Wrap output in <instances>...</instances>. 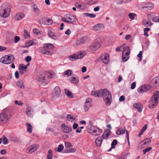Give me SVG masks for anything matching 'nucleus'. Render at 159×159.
Here are the masks:
<instances>
[{"label":"nucleus","instance_id":"f257e3e1","mask_svg":"<svg viewBox=\"0 0 159 159\" xmlns=\"http://www.w3.org/2000/svg\"><path fill=\"white\" fill-rule=\"evenodd\" d=\"M159 99V92L156 91L152 96L148 102V107L150 109L155 107L158 103Z\"/></svg>","mask_w":159,"mask_h":159},{"label":"nucleus","instance_id":"f03ea898","mask_svg":"<svg viewBox=\"0 0 159 159\" xmlns=\"http://www.w3.org/2000/svg\"><path fill=\"white\" fill-rule=\"evenodd\" d=\"M101 97L103 98L106 104L109 106L112 101V96L111 93L107 89H105L102 90Z\"/></svg>","mask_w":159,"mask_h":159},{"label":"nucleus","instance_id":"7ed1b4c3","mask_svg":"<svg viewBox=\"0 0 159 159\" xmlns=\"http://www.w3.org/2000/svg\"><path fill=\"white\" fill-rule=\"evenodd\" d=\"M10 7L7 4L3 3L0 7V16L3 18H7L10 15Z\"/></svg>","mask_w":159,"mask_h":159},{"label":"nucleus","instance_id":"20e7f679","mask_svg":"<svg viewBox=\"0 0 159 159\" xmlns=\"http://www.w3.org/2000/svg\"><path fill=\"white\" fill-rule=\"evenodd\" d=\"M87 130L89 133L95 136L100 135L102 132L101 129L91 124L87 126Z\"/></svg>","mask_w":159,"mask_h":159},{"label":"nucleus","instance_id":"39448f33","mask_svg":"<svg viewBox=\"0 0 159 159\" xmlns=\"http://www.w3.org/2000/svg\"><path fill=\"white\" fill-rule=\"evenodd\" d=\"M14 60L15 57L13 55L10 54L2 57L0 59V61L4 64H7L11 63Z\"/></svg>","mask_w":159,"mask_h":159},{"label":"nucleus","instance_id":"423d86ee","mask_svg":"<svg viewBox=\"0 0 159 159\" xmlns=\"http://www.w3.org/2000/svg\"><path fill=\"white\" fill-rule=\"evenodd\" d=\"M53 77L52 75L49 72H45L41 75L39 77V80L41 82L47 83L49 79Z\"/></svg>","mask_w":159,"mask_h":159},{"label":"nucleus","instance_id":"0eeeda50","mask_svg":"<svg viewBox=\"0 0 159 159\" xmlns=\"http://www.w3.org/2000/svg\"><path fill=\"white\" fill-rule=\"evenodd\" d=\"M62 20L68 23H72L76 22V18L72 15L67 14L65 17L62 19Z\"/></svg>","mask_w":159,"mask_h":159},{"label":"nucleus","instance_id":"6e6552de","mask_svg":"<svg viewBox=\"0 0 159 159\" xmlns=\"http://www.w3.org/2000/svg\"><path fill=\"white\" fill-rule=\"evenodd\" d=\"M152 16V14H148L147 15L148 20L145 19L143 20L142 23L145 26L148 27L152 25V24L151 21Z\"/></svg>","mask_w":159,"mask_h":159},{"label":"nucleus","instance_id":"1a4fd4ad","mask_svg":"<svg viewBox=\"0 0 159 159\" xmlns=\"http://www.w3.org/2000/svg\"><path fill=\"white\" fill-rule=\"evenodd\" d=\"M92 102V99L90 98H87L86 99L84 105V109L85 112L88 111L89 108L91 106V103Z\"/></svg>","mask_w":159,"mask_h":159},{"label":"nucleus","instance_id":"9d476101","mask_svg":"<svg viewBox=\"0 0 159 159\" xmlns=\"http://www.w3.org/2000/svg\"><path fill=\"white\" fill-rule=\"evenodd\" d=\"M61 129L63 132L66 134L69 133L72 131L71 127L65 123H63L61 125Z\"/></svg>","mask_w":159,"mask_h":159},{"label":"nucleus","instance_id":"9b49d317","mask_svg":"<svg viewBox=\"0 0 159 159\" xmlns=\"http://www.w3.org/2000/svg\"><path fill=\"white\" fill-rule=\"evenodd\" d=\"M39 145L38 144H35L28 148L26 150V152L29 153H31L36 151L39 148Z\"/></svg>","mask_w":159,"mask_h":159},{"label":"nucleus","instance_id":"f8f14e48","mask_svg":"<svg viewBox=\"0 0 159 159\" xmlns=\"http://www.w3.org/2000/svg\"><path fill=\"white\" fill-rule=\"evenodd\" d=\"M154 7V5L152 2H148L145 3L141 7L142 10L148 11L152 10Z\"/></svg>","mask_w":159,"mask_h":159},{"label":"nucleus","instance_id":"ddd939ff","mask_svg":"<svg viewBox=\"0 0 159 159\" xmlns=\"http://www.w3.org/2000/svg\"><path fill=\"white\" fill-rule=\"evenodd\" d=\"M109 55L106 53L102 54L100 56L101 61L105 64H107L109 62Z\"/></svg>","mask_w":159,"mask_h":159},{"label":"nucleus","instance_id":"4468645a","mask_svg":"<svg viewBox=\"0 0 159 159\" xmlns=\"http://www.w3.org/2000/svg\"><path fill=\"white\" fill-rule=\"evenodd\" d=\"M61 94V91L58 86H56L54 89L53 93V97L55 98L58 97Z\"/></svg>","mask_w":159,"mask_h":159},{"label":"nucleus","instance_id":"2eb2a0df","mask_svg":"<svg viewBox=\"0 0 159 159\" xmlns=\"http://www.w3.org/2000/svg\"><path fill=\"white\" fill-rule=\"evenodd\" d=\"M8 118L6 114L2 113L0 114V122L2 123H6L8 121Z\"/></svg>","mask_w":159,"mask_h":159},{"label":"nucleus","instance_id":"dca6fc26","mask_svg":"<svg viewBox=\"0 0 159 159\" xmlns=\"http://www.w3.org/2000/svg\"><path fill=\"white\" fill-rule=\"evenodd\" d=\"M101 46L100 43L97 42L93 43L90 46V49L93 51L97 50Z\"/></svg>","mask_w":159,"mask_h":159},{"label":"nucleus","instance_id":"f3484780","mask_svg":"<svg viewBox=\"0 0 159 159\" xmlns=\"http://www.w3.org/2000/svg\"><path fill=\"white\" fill-rule=\"evenodd\" d=\"M151 141L149 139H146L144 141L141 142L139 144L142 145V147H144L146 146H148L150 144Z\"/></svg>","mask_w":159,"mask_h":159},{"label":"nucleus","instance_id":"a211bd4d","mask_svg":"<svg viewBox=\"0 0 159 159\" xmlns=\"http://www.w3.org/2000/svg\"><path fill=\"white\" fill-rule=\"evenodd\" d=\"M102 89L100 90L99 91L95 90L91 92V94L95 97H101Z\"/></svg>","mask_w":159,"mask_h":159},{"label":"nucleus","instance_id":"6ab92c4d","mask_svg":"<svg viewBox=\"0 0 159 159\" xmlns=\"http://www.w3.org/2000/svg\"><path fill=\"white\" fill-rule=\"evenodd\" d=\"M104 28L103 25L101 24H98L93 27V29L95 31L100 30Z\"/></svg>","mask_w":159,"mask_h":159},{"label":"nucleus","instance_id":"aec40b11","mask_svg":"<svg viewBox=\"0 0 159 159\" xmlns=\"http://www.w3.org/2000/svg\"><path fill=\"white\" fill-rule=\"evenodd\" d=\"M102 141V138L101 136L98 137L95 140V143L96 145L98 147H100L101 146Z\"/></svg>","mask_w":159,"mask_h":159},{"label":"nucleus","instance_id":"412c9836","mask_svg":"<svg viewBox=\"0 0 159 159\" xmlns=\"http://www.w3.org/2000/svg\"><path fill=\"white\" fill-rule=\"evenodd\" d=\"M48 35L50 38L54 40H57V36L54 34L51 30H48Z\"/></svg>","mask_w":159,"mask_h":159},{"label":"nucleus","instance_id":"4be33fe9","mask_svg":"<svg viewBox=\"0 0 159 159\" xmlns=\"http://www.w3.org/2000/svg\"><path fill=\"white\" fill-rule=\"evenodd\" d=\"M70 80L72 83L75 84H78L79 82V78L76 75L70 78Z\"/></svg>","mask_w":159,"mask_h":159},{"label":"nucleus","instance_id":"5701e85b","mask_svg":"<svg viewBox=\"0 0 159 159\" xmlns=\"http://www.w3.org/2000/svg\"><path fill=\"white\" fill-rule=\"evenodd\" d=\"M133 107L134 108L137 109L139 112L142 111V106L139 103H136L134 104Z\"/></svg>","mask_w":159,"mask_h":159},{"label":"nucleus","instance_id":"b1692460","mask_svg":"<svg viewBox=\"0 0 159 159\" xmlns=\"http://www.w3.org/2000/svg\"><path fill=\"white\" fill-rule=\"evenodd\" d=\"M77 54L78 59H81L86 54V52L84 51H81L78 52Z\"/></svg>","mask_w":159,"mask_h":159},{"label":"nucleus","instance_id":"393cba45","mask_svg":"<svg viewBox=\"0 0 159 159\" xmlns=\"http://www.w3.org/2000/svg\"><path fill=\"white\" fill-rule=\"evenodd\" d=\"M69 59L71 61H75L78 59V57L76 54H74L69 56L68 57Z\"/></svg>","mask_w":159,"mask_h":159},{"label":"nucleus","instance_id":"a878e982","mask_svg":"<svg viewBox=\"0 0 159 159\" xmlns=\"http://www.w3.org/2000/svg\"><path fill=\"white\" fill-rule=\"evenodd\" d=\"M125 132L124 129L121 127H119L116 131V133L117 135L124 134Z\"/></svg>","mask_w":159,"mask_h":159},{"label":"nucleus","instance_id":"bb28decb","mask_svg":"<svg viewBox=\"0 0 159 159\" xmlns=\"http://www.w3.org/2000/svg\"><path fill=\"white\" fill-rule=\"evenodd\" d=\"M129 46H126L123 48L122 54L129 55Z\"/></svg>","mask_w":159,"mask_h":159},{"label":"nucleus","instance_id":"cd10ccee","mask_svg":"<svg viewBox=\"0 0 159 159\" xmlns=\"http://www.w3.org/2000/svg\"><path fill=\"white\" fill-rule=\"evenodd\" d=\"M24 15L22 13H19L16 14L15 17V18L17 20H20L24 17Z\"/></svg>","mask_w":159,"mask_h":159},{"label":"nucleus","instance_id":"c85d7f7f","mask_svg":"<svg viewBox=\"0 0 159 159\" xmlns=\"http://www.w3.org/2000/svg\"><path fill=\"white\" fill-rule=\"evenodd\" d=\"M26 113L29 116H31L33 111L31 107H28L26 108Z\"/></svg>","mask_w":159,"mask_h":159},{"label":"nucleus","instance_id":"c756f323","mask_svg":"<svg viewBox=\"0 0 159 159\" xmlns=\"http://www.w3.org/2000/svg\"><path fill=\"white\" fill-rule=\"evenodd\" d=\"M16 85L17 87L21 89H23L24 88L23 81L21 80L18 81L16 83Z\"/></svg>","mask_w":159,"mask_h":159},{"label":"nucleus","instance_id":"7c9ffc66","mask_svg":"<svg viewBox=\"0 0 159 159\" xmlns=\"http://www.w3.org/2000/svg\"><path fill=\"white\" fill-rule=\"evenodd\" d=\"M54 47V45L52 44L47 43L44 44V48L49 50L52 49Z\"/></svg>","mask_w":159,"mask_h":159},{"label":"nucleus","instance_id":"2f4dec72","mask_svg":"<svg viewBox=\"0 0 159 159\" xmlns=\"http://www.w3.org/2000/svg\"><path fill=\"white\" fill-rule=\"evenodd\" d=\"M85 42V39L84 38H80L78 39L76 42V44L79 45L81 44L84 43Z\"/></svg>","mask_w":159,"mask_h":159},{"label":"nucleus","instance_id":"473e14b6","mask_svg":"<svg viewBox=\"0 0 159 159\" xmlns=\"http://www.w3.org/2000/svg\"><path fill=\"white\" fill-rule=\"evenodd\" d=\"M73 73V72L72 70L68 69L65 70L63 73V75H66L68 76H70L72 75Z\"/></svg>","mask_w":159,"mask_h":159},{"label":"nucleus","instance_id":"72a5a7b5","mask_svg":"<svg viewBox=\"0 0 159 159\" xmlns=\"http://www.w3.org/2000/svg\"><path fill=\"white\" fill-rule=\"evenodd\" d=\"M110 131L108 130L105 132L102 135V138L106 139H107L110 134Z\"/></svg>","mask_w":159,"mask_h":159},{"label":"nucleus","instance_id":"f704fd0d","mask_svg":"<svg viewBox=\"0 0 159 159\" xmlns=\"http://www.w3.org/2000/svg\"><path fill=\"white\" fill-rule=\"evenodd\" d=\"M152 81L156 86H159V77H157L154 78Z\"/></svg>","mask_w":159,"mask_h":159},{"label":"nucleus","instance_id":"c9c22d12","mask_svg":"<svg viewBox=\"0 0 159 159\" xmlns=\"http://www.w3.org/2000/svg\"><path fill=\"white\" fill-rule=\"evenodd\" d=\"M67 120L70 121L72 122L75 121V118L71 115L68 114L66 116Z\"/></svg>","mask_w":159,"mask_h":159},{"label":"nucleus","instance_id":"e433bc0d","mask_svg":"<svg viewBox=\"0 0 159 159\" xmlns=\"http://www.w3.org/2000/svg\"><path fill=\"white\" fill-rule=\"evenodd\" d=\"M65 94L69 98H73V95L72 94L70 90L68 89H65Z\"/></svg>","mask_w":159,"mask_h":159},{"label":"nucleus","instance_id":"4c0bfd02","mask_svg":"<svg viewBox=\"0 0 159 159\" xmlns=\"http://www.w3.org/2000/svg\"><path fill=\"white\" fill-rule=\"evenodd\" d=\"M27 126V130L30 133H31L32 132V125L30 123H27L26 124Z\"/></svg>","mask_w":159,"mask_h":159},{"label":"nucleus","instance_id":"58836bf2","mask_svg":"<svg viewBox=\"0 0 159 159\" xmlns=\"http://www.w3.org/2000/svg\"><path fill=\"white\" fill-rule=\"evenodd\" d=\"M36 44L35 43V40H32L27 42L25 43V45L26 47H28Z\"/></svg>","mask_w":159,"mask_h":159},{"label":"nucleus","instance_id":"ea45409f","mask_svg":"<svg viewBox=\"0 0 159 159\" xmlns=\"http://www.w3.org/2000/svg\"><path fill=\"white\" fill-rule=\"evenodd\" d=\"M27 69V66L23 64H21L19 66V70H23L24 71V72L26 71Z\"/></svg>","mask_w":159,"mask_h":159},{"label":"nucleus","instance_id":"a19ab883","mask_svg":"<svg viewBox=\"0 0 159 159\" xmlns=\"http://www.w3.org/2000/svg\"><path fill=\"white\" fill-rule=\"evenodd\" d=\"M129 54H122V58L124 61H126L129 58Z\"/></svg>","mask_w":159,"mask_h":159},{"label":"nucleus","instance_id":"79ce46f5","mask_svg":"<svg viewBox=\"0 0 159 159\" xmlns=\"http://www.w3.org/2000/svg\"><path fill=\"white\" fill-rule=\"evenodd\" d=\"M23 35L25 39L29 38L30 36V34L26 30H24Z\"/></svg>","mask_w":159,"mask_h":159},{"label":"nucleus","instance_id":"37998d69","mask_svg":"<svg viewBox=\"0 0 159 159\" xmlns=\"http://www.w3.org/2000/svg\"><path fill=\"white\" fill-rule=\"evenodd\" d=\"M64 148V146L62 144H60L58 145L57 148H55V150L58 152H61Z\"/></svg>","mask_w":159,"mask_h":159},{"label":"nucleus","instance_id":"c03bdc74","mask_svg":"<svg viewBox=\"0 0 159 159\" xmlns=\"http://www.w3.org/2000/svg\"><path fill=\"white\" fill-rule=\"evenodd\" d=\"M33 11L36 13H39L40 12V10L38 8V7L35 4L33 5Z\"/></svg>","mask_w":159,"mask_h":159},{"label":"nucleus","instance_id":"a18cd8bd","mask_svg":"<svg viewBox=\"0 0 159 159\" xmlns=\"http://www.w3.org/2000/svg\"><path fill=\"white\" fill-rule=\"evenodd\" d=\"M52 151L51 150H49L48 152L47 159H52Z\"/></svg>","mask_w":159,"mask_h":159},{"label":"nucleus","instance_id":"49530a36","mask_svg":"<svg viewBox=\"0 0 159 159\" xmlns=\"http://www.w3.org/2000/svg\"><path fill=\"white\" fill-rule=\"evenodd\" d=\"M145 91H148L150 90L151 87L150 85H143Z\"/></svg>","mask_w":159,"mask_h":159},{"label":"nucleus","instance_id":"de8ad7c7","mask_svg":"<svg viewBox=\"0 0 159 159\" xmlns=\"http://www.w3.org/2000/svg\"><path fill=\"white\" fill-rule=\"evenodd\" d=\"M137 92L140 93H143L144 92H145L143 88V86H140L137 89Z\"/></svg>","mask_w":159,"mask_h":159},{"label":"nucleus","instance_id":"09e8293b","mask_svg":"<svg viewBox=\"0 0 159 159\" xmlns=\"http://www.w3.org/2000/svg\"><path fill=\"white\" fill-rule=\"evenodd\" d=\"M2 143L5 145L9 143L7 138L4 136H3L2 138Z\"/></svg>","mask_w":159,"mask_h":159},{"label":"nucleus","instance_id":"8fccbe9b","mask_svg":"<svg viewBox=\"0 0 159 159\" xmlns=\"http://www.w3.org/2000/svg\"><path fill=\"white\" fill-rule=\"evenodd\" d=\"M65 146L66 148H69L72 147V144L69 142L65 143Z\"/></svg>","mask_w":159,"mask_h":159},{"label":"nucleus","instance_id":"3c124183","mask_svg":"<svg viewBox=\"0 0 159 159\" xmlns=\"http://www.w3.org/2000/svg\"><path fill=\"white\" fill-rule=\"evenodd\" d=\"M117 141L116 139H114L111 143V148H115V146L117 144Z\"/></svg>","mask_w":159,"mask_h":159},{"label":"nucleus","instance_id":"603ef678","mask_svg":"<svg viewBox=\"0 0 159 159\" xmlns=\"http://www.w3.org/2000/svg\"><path fill=\"white\" fill-rule=\"evenodd\" d=\"M137 57L139 58V61H141L142 58V51L139 52V53L137 55Z\"/></svg>","mask_w":159,"mask_h":159},{"label":"nucleus","instance_id":"864d4df0","mask_svg":"<svg viewBox=\"0 0 159 159\" xmlns=\"http://www.w3.org/2000/svg\"><path fill=\"white\" fill-rule=\"evenodd\" d=\"M85 14L86 15V16H89V17H90V18H95L96 16V15L95 14H93V13H87Z\"/></svg>","mask_w":159,"mask_h":159},{"label":"nucleus","instance_id":"5fc2aeb1","mask_svg":"<svg viewBox=\"0 0 159 159\" xmlns=\"http://www.w3.org/2000/svg\"><path fill=\"white\" fill-rule=\"evenodd\" d=\"M152 149L151 147H148L143 151V153L144 154H145L147 152H148Z\"/></svg>","mask_w":159,"mask_h":159},{"label":"nucleus","instance_id":"6e6d98bb","mask_svg":"<svg viewBox=\"0 0 159 159\" xmlns=\"http://www.w3.org/2000/svg\"><path fill=\"white\" fill-rule=\"evenodd\" d=\"M135 15H136L135 14L133 13H129V18L131 20H134V16Z\"/></svg>","mask_w":159,"mask_h":159},{"label":"nucleus","instance_id":"4d7b16f0","mask_svg":"<svg viewBox=\"0 0 159 159\" xmlns=\"http://www.w3.org/2000/svg\"><path fill=\"white\" fill-rule=\"evenodd\" d=\"M152 21L154 22H159V17L155 16L152 19Z\"/></svg>","mask_w":159,"mask_h":159},{"label":"nucleus","instance_id":"13d9d810","mask_svg":"<svg viewBox=\"0 0 159 159\" xmlns=\"http://www.w3.org/2000/svg\"><path fill=\"white\" fill-rule=\"evenodd\" d=\"M136 83L135 82H133L131 84V89H134L136 86Z\"/></svg>","mask_w":159,"mask_h":159},{"label":"nucleus","instance_id":"bf43d9fd","mask_svg":"<svg viewBox=\"0 0 159 159\" xmlns=\"http://www.w3.org/2000/svg\"><path fill=\"white\" fill-rule=\"evenodd\" d=\"M31 60V57L30 56H28L25 58V60L27 62L30 61Z\"/></svg>","mask_w":159,"mask_h":159},{"label":"nucleus","instance_id":"052dcab7","mask_svg":"<svg viewBox=\"0 0 159 159\" xmlns=\"http://www.w3.org/2000/svg\"><path fill=\"white\" fill-rule=\"evenodd\" d=\"M20 39V37L17 36H16L15 37L14 39V42L15 43H16L17 42H18Z\"/></svg>","mask_w":159,"mask_h":159},{"label":"nucleus","instance_id":"680f3d73","mask_svg":"<svg viewBox=\"0 0 159 159\" xmlns=\"http://www.w3.org/2000/svg\"><path fill=\"white\" fill-rule=\"evenodd\" d=\"M123 47V46L118 47L116 48V50L117 52H120L121 51V49Z\"/></svg>","mask_w":159,"mask_h":159},{"label":"nucleus","instance_id":"e2e57ef3","mask_svg":"<svg viewBox=\"0 0 159 159\" xmlns=\"http://www.w3.org/2000/svg\"><path fill=\"white\" fill-rule=\"evenodd\" d=\"M78 126V125L76 123H74L73 125V128L74 129H76Z\"/></svg>","mask_w":159,"mask_h":159},{"label":"nucleus","instance_id":"0e129e2a","mask_svg":"<svg viewBox=\"0 0 159 159\" xmlns=\"http://www.w3.org/2000/svg\"><path fill=\"white\" fill-rule=\"evenodd\" d=\"M43 52V54H45L47 55H49L51 54V52L49 51L45 50V52Z\"/></svg>","mask_w":159,"mask_h":159},{"label":"nucleus","instance_id":"69168bd1","mask_svg":"<svg viewBox=\"0 0 159 159\" xmlns=\"http://www.w3.org/2000/svg\"><path fill=\"white\" fill-rule=\"evenodd\" d=\"M47 24L48 25L51 24L52 23V20L51 19H48L47 20Z\"/></svg>","mask_w":159,"mask_h":159},{"label":"nucleus","instance_id":"338daca9","mask_svg":"<svg viewBox=\"0 0 159 159\" xmlns=\"http://www.w3.org/2000/svg\"><path fill=\"white\" fill-rule=\"evenodd\" d=\"M125 97L123 96H121L119 98V101L121 102H123L125 101Z\"/></svg>","mask_w":159,"mask_h":159},{"label":"nucleus","instance_id":"774afa93","mask_svg":"<svg viewBox=\"0 0 159 159\" xmlns=\"http://www.w3.org/2000/svg\"><path fill=\"white\" fill-rule=\"evenodd\" d=\"M71 33L70 30L69 29H67L65 32V34L67 35H69Z\"/></svg>","mask_w":159,"mask_h":159}]
</instances>
